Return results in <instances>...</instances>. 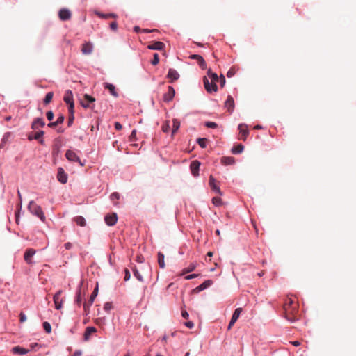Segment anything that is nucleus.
Masks as SVG:
<instances>
[{"label": "nucleus", "instance_id": "30", "mask_svg": "<svg viewBox=\"0 0 356 356\" xmlns=\"http://www.w3.org/2000/svg\"><path fill=\"white\" fill-rule=\"evenodd\" d=\"M44 134V133L43 131L36 132L33 136V139L38 140L40 144H43L44 140L42 138V137L43 136Z\"/></svg>", "mask_w": 356, "mask_h": 356}, {"label": "nucleus", "instance_id": "14", "mask_svg": "<svg viewBox=\"0 0 356 356\" xmlns=\"http://www.w3.org/2000/svg\"><path fill=\"white\" fill-rule=\"evenodd\" d=\"M106 223L108 226H113L114 225L117 220H118V216L116 213H112V214H108L104 218Z\"/></svg>", "mask_w": 356, "mask_h": 356}, {"label": "nucleus", "instance_id": "10", "mask_svg": "<svg viewBox=\"0 0 356 356\" xmlns=\"http://www.w3.org/2000/svg\"><path fill=\"white\" fill-rule=\"evenodd\" d=\"M175 95V90L173 87L169 86L168 91L163 95V101L165 102H170Z\"/></svg>", "mask_w": 356, "mask_h": 356}, {"label": "nucleus", "instance_id": "29", "mask_svg": "<svg viewBox=\"0 0 356 356\" xmlns=\"http://www.w3.org/2000/svg\"><path fill=\"white\" fill-rule=\"evenodd\" d=\"M244 150V145L239 144L236 146H234L232 149V152L233 154H239L243 152Z\"/></svg>", "mask_w": 356, "mask_h": 356}, {"label": "nucleus", "instance_id": "4", "mask_svg": "<svg viewBox=\"0 0 356 356\" xmlns=\"http://www.w3.org/2000/svg\"><path fill=\"white\" fill-rule=\"evenodd\" d=\"M65 157L70 162H76L80 165V166L84 165V163L81 162L77 154L72 150H67L65 152Z\"/></svg>", "mask_w": 356, "mask_h": 356}, {"label": "nucleus", "instance_id": "19", "mask_svg": "<svg viewBox=\"0 0 356 356\" xmlns=\"http://www.w3.org/2000/svg\"><path fill=\"white\" fill-rule=\"evenodd\" d=\"M234 100L232 96H228L227 99L225 102V108H227V111L229 112H232L234 109Z\"/></svg>", "mask_w": 356, "mask_h": 356}, {"label": "nucleus", "instance_id": "47", "mask_svg": "<svg viewBox=\"0 0 356 356\" xmlns=\"http://www.w3.org/2000/svg\"><path fill=\"white\" fill-rule=\"evenodd\" d=\"M95 13L96 15L99 16L101 18H104V19L108 18V14H103V13H101L99 11H95Z\"/></svg>", "mask_w": 356, "mask_h": 356}, {"label": "nucleus", "instance_id": "51", "mask_svg": "<svg viewBox=\"0 0 356 356\" xmlns=\"http://www.w3.org/2000/svg\"><path fill=\"white\" fill-rule=\"evenodd\" d=\"M65 120V118L63 115H60L56 120V122L58 124H60L63 122Z\"/></svg>", "mask_w": 356, "mask_h": 356}, {"label": "nucleus", "instance_id": "42", "mask_svg": "<svg viewBox=\"0 0 356 356\" xmlns=\"http://www.w3.org/2000/svg\"><path fill=\"white\" fill-rule=\"evenodd\" d=\"M212 200L213 203L216 206H219L222 203V200L219 197H213Z\"/></svg>", "mask_w": 356, "mask_h": 356}, {"label": "nucleus", "instance_id": "60", "mask_svg": "<svg viewBox=\"0 0 356 356\" xmlns=\"http://www.w3.org/2000/svg\"><path fill=\"white\" fill-rule=\"evenodd\" d=\"M57 125H58V124L56 122V121L48 124V127L51 128H54Z\"/></svg>", "mask_w": 356, "mask_h": 356}, {"label": "nucleus", "instance_id": "64", "mask_svg": "<svg viewBox=\"0 0 356 356\" xmlns=\"http://www.w3.org/2000/svg\"><path fill=\"white\" fill-rule=\"evenodd\" d=\"M291 343L293 346H300V341H292V342H291Z\"/></svg>", "mask_w": 356, "mask_h": 356}, {"label": "nucleus", "instance_id": "56", "mask_svg": "<svg viewBox=\"0 0 356 356\" xmlns=\"http://www.w3.org/2000/svg\"><path fill=\"white\" fill-rule=\"evenodd\" d=\"M162 129L164 132H168L170 129V125L167 123L162 127Z\"/></svg>", "mask_w": 356, "mask_h": 356}, {"label": "nucleus", "instance_id": "17", "mask_svg": "<svg viewBox=\"0 0 356 356\" xmlns=\"http://www.w3.org/2000/svg\"><path fill=\"white\" fill-rule=\"evenodd\" d=\"M209 184L213 191H215L216 193L220 195L222 194L219 186L216 185V181L213 175H210Z\"/></svg>", "mask_w": 356, "mask_h": 356}, {"label": "nucleus", "instance_id": "24", "mask_svg": "<svg viewBox=\"0 0 356 356\" xmlns=\"http://www.w3.org/2000/svg\"><path fill=\"white\" fill-rule=\"evenodd\" d=\"M213 284V281L212 280H206L205 282H204L203 283L200 284L199 285V286H197L195 290L197 291H201L202 290H204L206 289L207 288L211 286V284Z\"/></svg>", "mask_w": 356, "mask_h": 356}, {"label": "nucleus", "instance_id": "28", "mask_svg": "<svg viewBox=\"0 0 356 356\" xmlns=\"http://www.w3.org/2000/svg\"><path fill=\"white\" fill-rule=\"evenodd\" d=\"M221 162L223 165H233L234 163V158L233 157H222Z\"/></svg>", "mask_w": 356, "mask_h": 356}, {"label": "nucleus", "instance_id": "16", "mask_svg": "<svg viewBox=\"0 0 356 356\" xmlns=\"http://www.w3.org/2000/svg\"><path fill=\"white\" fill-rule=\"evenodd\" d=\"M93 51V45L90 42H86L82 44L81 52L85 54H90Z\"/></svg>", "mask_w": 356, "mask_h": 356}, {"label": "nucleus", "instance_id": "36", "mask_svg": "<svg viewBox=\"0 0 356 356\" xmlns=\"http://www.w3.org/2000/svg\"><path fill=\"white\" fill-rule=\"evenodd\" d=\"M43 327H44V330H45V332L48 334L51 333V325L49 324V323L45 321L43 323Z\"/></svg>", "mask_w": 356, "mask_h": 356}, {"label": "nucleus", "instance_id": "38", "mask_svg": "<svg viewBox=\"0 0 356 356\" xmlns=\"http://www.w3.org/2000/svg\"><path fill=\"white\" fill-rule=\"evenodd\" d=\"M159 62V56L157 53L154 54L153 59L151 60V63L153 65H156Z\"/></svg>", "mask_w": 356, "mask_h": 356}, {"label": "nucleus", "instance_id": "58", "mask_svg": "<svg viewBox=\"0 0 356 356\" xmlns=\"http://www.w3.org/2000/svg\"><path fill=\"white\" fill-rule=\"evenodd\" d=\"M197 276H198V275H197V274H191V275H189L186 276V277H185V279H186V280H188V279L195 278V277H197Z\"/></svg>", "mask_w": 356, "mask_h": 356}, {"label": "nucleus", "instance_id": "53", "mask_svg": "<svg viewBox=\"0 0 356 356\" xmlns=\"http://www.w3.org/2000/svg\"><path fill=\"white\" fill-rule=\"evenodd\" d=\"M195 267L194 266H191V267H189V268H188V269H184V270H182V275H184V274L188 273V272H189V271H191V270H194V269H195Z\"/></svg>", "mask_w": 356, "mask_h": 356}, {"label": "nucleus", "instance_id": "15", "mask_svg": "<svg viewBox=\"0 0 356 356\" xmlns=\"http://www.w3.org/2000/svg\"><path fill=\"white\" fill-rule=\"evenodd\" d=\"M59 18L63 20H68L71 18L72 13L70 10L66 8L61 9L58 13Z\"/></svg>", "mask_w": 356, "mask_h": 356}, {"label": "nucleus", "instance_id": "35", "mask_svg": "<svg viewBox=\"0 0 356 356\" xmlns=\"http://www.w3.org/2000/svg\"><path fill=\"white\" fill-rule=\"evenodd\" d=\"M68 111L70 113V116H69V119H68V126H71V124L73 123V121L74 119V110L72 109V111L71 110H68Z\"/></svg>", "mask_w": 356, "mask_h": 356}, {"label": "nucleus", "instance_id": "45", "mask_svg": "<svg viewBox=\"0 0 356 356\" xmlns=\"http://www.w3.org/2000/svg\"><path fill=\"white\" fill-rule=\"evenodd\" d=\"M184 324L188 329H192L194 327V323L193 321H186V322H184Z\"/></svg>", "mask_w": 356, "mask_h": 356}, {"label": "nucleus", "instance_id": "12", "mask_svg": "<svg viewBox=\"0 0 356 356\" xmlns=\"http://www.w3.org/2000/svg\"><path fill=\"white\" fill-rule=\"evenodd\" d=\"M57 179L62 184H65L67 181V175L65 172L63 168H58Z\"/></svg>", "mask_w": 356, "mask_h": 356}, {"label": "nucleus", "instance_id": "9", "mask_svg": "<svg viewBox=\"0 0 356 356\" xmlns=\"http://www.w3.org/2000/svg\"><path fill=\"white\" fill-rule=\"evenodd\" d=\"M36 251L33 248H29L26 250L24 256V261L28 264H32V258L35 255Z\"/></svg>", "mask_w": 356, "mask_h": 356}, {"label": "nucleus", "instance_id": "26", "mask_svg": "<svg viewBox=\"0 0 356 356\" xmlns=\"http://www.w3.org/2000/svg\"><path fill=\"white\" fill-rule=\"evenodd\" d=\"M74 221L79 226L84 227L86 225L85 218L81 216H76Z\"/></svg>", "mask_w": 356, "mask_h": 356}, {"label": "nucleus", "instance_id": "7", "mask_svg": "<svg viewBox=\"0 0 356 356\" xmlns=\"http://www.w3.org/2000/svg\"><path fill=\"white\" fill-rule=\"evenodd\" d=\"M98 293V286H97L94 289L93 292L90 295V300L88 302H85L83 305L84 311L86 314L89 312L90 307L92 305L95 298L97 297Z\"/></svg>", "mask_w": 356, "mask_h": 356}, {"label": "nucleus", "instance_id": "31", "mask_svg": "<svg viewBox=\"0 0 356 356\" xmlns=\"http://www.w3.org/2000/svg\"><path fill=\"white\" fill-rule=\"evenodd\" d=\"M158 263L160 266V268H165V263H164V254L161 252L158 253Z\"/></svg>", "mask_w": 356, "mask_h": 356}, {"label": "nucleus", "instance_id": "23", "mask_svg": "<svg viewBox=\"0 0 356 356\" xmlns=\"http://www.w3.org/2000/svg\"><path fill=\"white\" fill-rule=\"evenodd\" d=\"M12 352L14 354L22 355L26 354L29 352V350L18 346L13 347L12 349Z\"/></svg>", "mask_w": 356, "mask_h": 356}, {"label": "nucleus", "instance_id": "11", "mask_svg": "<svg viewBox=\"0 0 356 356\" xmlns=\"http://www.w3.org/2000/svg\"><path fill=\"white\" fill-rule=\"evenodd\" d=\"M242 311H243L242 308H237L236 309H235V311L234 312V314L232 316L231 321L229 322V323L228 325V330H231L233 325L235 323V322L238 318Z\"/></svg>", "mask_w": 356, "mask_h": 356}, {"label": "nucleus", "instance_id": "13", "mask_svg": "<svg viewBox=\"0 0 356 356\" xmlns=\"http://www.w3.org/2000/svg\"><path fill=\"white\" fill-rule=\"evenodd\" d=\"M62 293L63 291L60 290L54 296V302L56 309H60L62 307L63 300L60 298Z\"/></svg>", "mask_w": 356, "mask_h": 356}, {"label": "nucleus", "instance_id": "61", "mask_svg": "<svg viewBox=\"0 0 356 356\" xmlns=\"http://www.w3.org/2000/svg\"><path fill=\"white\" fill-rule=\"evenodd\" d=\"M72 247V243L67 242L65 244V248L66 250H70Z\"/></svg>", "mask_w": 356, "mask_h": 356}, {"label": "nucleus", "instance_id": "48", "mask_svg": "<svg viewBox=\"0 0 356 356\" xmlns=\"http://www.w3.org/2000/svg\"><path fill=\"white\" fill-rule=\"evenodd\" d=\"M218 82H220V86L222 87L225 86L226 83V79L224 76H221L220 77H218Z\"/></svg>", "mask_w": 356, "mask_h": 356}, {"label": "nucleus", "instance_id": "40", "mask_svg": "<svg viewBox=\"0 0 356 356\" xmlns=\"http://www.w3.org/2000/svg\"><path fill=\"white\" fill-rule=\"evenodd\" d=\"M111 201L118 200L120 199V194L117 192L113 193L110 196Z\"/></svg>", "mask_w": 356, "mask_h": 356}, {"label": "nucleus", "instance_id": "33", "mask_svg": "<svg viewBox=\"0 0 356 356\" xmlns=\"http://www.w3.org/2000/svg\"><path fill=\"white\" fill-rule=\"evenodd\" d=\"M53 96H54L53 92H49L47 93L45 98L44 99V104H49L53 99Z\"/></svg>", "mask_w": 356, "mask_h": 356}, {"label": "nucleus", "instance_id": "2", "mask_svg": "<svg viewBox=\"0 0 356 356\" xmlns=\"http://www.w3.org/2000/svg\"><path fill=\"white\" fill-rule=\"evenodd\" d=\"M218 82H219L218 76L211 70H209L207 76L203 78V83L206 91L208 92H216L218 90Z\"/></svg>", "mask_w": 356, "mask_h": 356}, {"label": "nucleus", "instance_id": "1", "mask_svg": "<svg viewBox=\"0 0 356 356\" xmlns=\"http://www.w3.org/2000/svg\"><path fill=\"white\" fill-rule=\"evenodd\" d=\"M283 309L284 317L288 321L294 322L298 319L299 304L292 297H286Z\"/></svg>", "mask_w": 356, "mask_h": 356}, {"label": "nucleus", "instance_id": "27", "mask_svg": "<svg viewBox=\"0 0 356 356\" xmlns=\"http://www.w3.org/2000/svg\"><path fill=\"white\" fill-rule=\"evenodd\" d=\"M96 328L94 327H88L84 334L85 340H88L90 336L96 332Z\"/></svg>", "mask_w": 356, "mask_h": 356}, {"label": "nucleus", "instance_id": "62", "mask_svg": "<svg viewBox=\"0 0 356 356\" xmlns=\"http://www.w3.org/2000/svg\"><path fill=\"white\" fill-rule=\"evenodd\" d=\"M81 350H76L73 354V356H81Z\"/></svg>", "mask_w": 356, "mask_h": 356}, {"label": "nucleus", "instance_id": "43", "mask_svg": "<svg viewBox=\"0 0 356 356\" xmlns=\"http://www.w3.org/2000/svg\"><path fill=\"white\" fill-rule=\"evenodd\" d=\"M48 120L51 121L54 119V113L51 111H47L46 113Z\"/></svg>", "mask_w": 356, "mask_h": 356}, {"label": "nucleus", "instance_id": "54", "mask_svg": "<svg viewBox=\"0 0 356 356\" xmlns=\"http://www.w3.org/2000/svg\"><path fill=\"white\" fill-rule=\"evenodd\" d=\"M115 128L116 130L120 131V130L122 129V124L120 122H115Z\"/></svg>", "mask_w": 356, "mask_h": 356}, {"label": "nucleus", "instance_id": "41", "mask_svg": "<svg viewBox=\"0 0 356 356\" xmlns=\"http://www.w3.org/2000/svg\"><path fill=\"white\" fill-rule=\"evenodd\" d=\"M177 130H178V124H177V120H174L173 121V128L172 131V135L174 136L176 133Z\"/></svg>", "mask_w": 356, "mask_h": 356}, {"label": "nucleus", "instance_id": "44", "mask_svg": "<svg viewBox=\"0 0 356 356\" xmlns=\"http://www.w3.org/2000/svg\"><path fill=\"white\" fill-rule=\"evenodd\" d=\"M206 127L210 128H216L218 127V124L215 122H211V121H208L207 122H206Z\"/></svg>", "mask_w": 356, "mask_h": 356}, {"label": "nucleus", "instance_id": "37", "mask_svg": "<svg viewBox=\"0 0 356 356\" xmlns=\"http://www.w3.org/2000/svg\"><path fill=\"white\" fill-rule=\"evenodd\" d=\"M197 143L199 144V145L201 147H206L207 143V138H198Z\"/></svg>", "mask_w": 356, "mask_h": 356}, {"label": "nucleus", "instance_id": "5", "mask_svg": "<svg viewBox=\"0 0 356 356\" xmlns=\"http://www.w3.org/2000/svg\"><path fill=\"white\" fill-rule=\"evenodd\" d=\"M63 100L67 104H68V110L72 111L74 108L73 94L71 90H67L65 91Z\"/></svg>", "mask_w": 356, "mask_h": 356}, {"label": "nucleus", "instance_id": "46", "mask_svg": "<svg viewBox=\"0 0 356 356\" xmlns=\"http://www.w3.org/2000/svg\"><path fill=\"white\" fill-rule=\"evenodd\" d=\"M124 273H125V275H124V279L125 281H128L130 279V277H131L130 272H129V270L128 269L126 268L124 270Z\"/></svg>", "mask_w": 356, "mask_h": 356}, {"label": "nucleus", "instance_id": "8", "mask_svg": "<svg viewBox=\"0 0 356 356\" xmlns=\"http://www.w3.org/2000/svg\"><path fill=\"white\" fill-rule=\"evenodd\" d=\"M238 129L239 131V138L245 140L249 134L248 126L245 124H240L238 126Z\"/></svg>", "mask_w": 356, "mask_h": 356}, {"label": "nucleus", "instance_id": "50", "mask_svg": "<svg viewBox=\"0 0 356 356\" xmlns=\"http://www.w3.org/2000/svg\"><path fill=\"white\" fill-rule=\"evenodd\" d=\"M110 28L113 30V31H116L117 29H118V24L115 22H113L111 23L110 24Z\"/></svg>", "mask_w": 356, "mask_h": 356}, {"label": "nucleus", "instance_id": "63", "mask_svg": "<svg viewBox=\"0 0 356 356\" xmlns=\"http://www.w3.org/2000/svg\"><path fill=\"white\" fill-rule=\"evenodd\" d=\"M136 261L138 262L142 263L143 261V257L142 256H138Z\"/></svg>", "mask_w": 356, "mask_h": 356}, {"label": "nucleus", "instance_id": "52", "mask_svg": "<svg viewBox=\"0 0 356 356\" xmlns=\"http://www.w3.org/2000/svg\"><path fill=\"white\" fill-rule=\"evenodd\" d=\"M112 305L110 302H106L104 305V309L106 311H108L111 309Z\"/></svg>", "mask_w": 356, "mask_h": 356}, {"label": "nucleus", "instance_id": "39", "mask_svg": "<svg viewBox=\"0 0 356 356\" xmlns=\"http://www.w3.org/2000/svg\"><path fill=\"white\" fill-rule=\"evenodd\" d=\"M81 301H82L81 292V290H79L76 293V302L77 303V305L79 306H80Z\"/></svg>", "mask_w": 356, "mask_h": 356}, {"label": "nucleus", "instance_id": "59", "mask_svg": "<svg viewBox=\"0 0 356 356\" xmlns=\"http://www.w3.org/2000/svg\"><path fill=\"white\" fill-rule=\"evenodd\" d=\"M136 135V131L133 130L131 135H130V140H134Z\"/></svg>", "mask_w": 356, "mask_h": 356}, {"label": "nucleus", "instance_id": "32", "mask_svg": "<svg viewBox=\"0 0 356 356\" xmlns=\"http://www.w3.org/2000/svg\"><path fill=\"white\" fill-rule=\"evenodd\" d=\"M197 62L199 64L201 69L204 70L207 68V63L201 56H197Z\"/></svg>", "mask_w": 356, "mask_h": 356}, {"label": "nucleus", "instance_id": "49", "mask_svg": "<svg viewBox=\"0 0 356 356\" xmlns=\"http://www.w3.org/2000/svg\"><path fill=\"white\" fill-rule=\"evenodd\" d=\"M19 321L21 323H24L26 321V316L23 312H21L19 314Z\"/></svg>", "mask_w": 356, "mask_h": 356}, {"label": "nucleus", "instance_id": "57", "mask_svg": "<svg viewBox=\"0 0 356 356\" xmlns=\"http://www.w3.org/2000/svg\"><path fill=\"white\" fill-rule=\"evenodd\" d=\"M234 73H235L234 70L233 69H231V70H229L227 72V76L228 77H232V76H234Z\"/></svg>", "mask_w": 356, "mask_h": 356}, {"label": "nucleus", "instance_id": "34", "mask_svg": "<svg viewBox=\"0 0 356 356\" xmlns=\"http://www.w3.org/2000/svg\"><path fill=\"white\" fill-rule=\"evenodd\" d=\"M133 272H134V276L136 277V279L138 281L143 282V276L140 275V273L138 272V270H137V268L136 267L133 269Z\"/></svg>", "mask_w": 356, "mask_h": 356}, {"label": "nucleus", "instance_id": "18", "mask_svg": "<svg viewBox=\"0 0 356 356\" xmlns=\"http://www.w3.org/2000/svg\"><path fill=\"white\" fill-rule=\"evenodd\" d=\"M200 163L197 160L193 161L190 165V168L192 174L195 176L198 175Z\"/></svg>", "mask_w": 356, "mask_h": 356}, {"label": "nucleus", "instance_id": "21", "mask_svg": "<svg viewBox=\"0 0 356 356\" xmlns=\"http://www.w3.org/2000/svg\"><path fill=\"white\" fill-rule=\"evenodd\" d=\"M45 125V122L42 118H38L34 120L32 123V129H38L39 127H43Z\"/></svg>", "mask_w": 356, "mask_h": 356}, {"label": "nucleus", "instance_id": "20", "mask_svg": "<svg viewBox=\"0 0 356 356\" xmlns=\"http://www.w3.org/2000/svg\"><path fill=\"white\" fill-rule=\"evenodd\" d=\"M165 47L164 43L157 41L154 42L152 44H150L147 46V48L149 49H153V50H162Z\"/></svg>", "mask_w": 356, "mask_h": 356}, {"label": "nucleus", "instance_id": "25", "mask_svg": "<svg viewBox=\"0 0 356 356\" xmlns=\"http://www.w3.org/2000/svg\"><path fill=\"white\" fill-rule=\"evenodd\" d=\"M167 77L170 80L171 83L176 81L178 78L177 71L173 69H170Z\"/></svg>", "mask_w": 356, "mask_h": 356}, {"label": "nucleus", "instance_id": "55", "mask_svg": "<svg viewBox=\"0 0 356 356\" xmlns=\"http://www.w3.org/2000/svg\"><path fill=\"white\" fill-rule=\"evenodd\" d=\"M181 315H182L184 318H185V319H188V313L187 311L182 310L181 311Z\"/></svg>", "mask_w": 356, "mask_h": 356}, {"label": "nucleus", "instance_id": "3", "mask_svg": "<svg viewBox=\"0 0 356 356\" xmlns=\"http://www.w3.org/2000/svg\"><path fill=\"white\" fill-rule=\"evenodd\" d=\"M29 211L33 214L40 218L42 221H44L45 216L42 209L34 201H31L28 205Z\"/></svg>", "mask_w": 356, "mask_h": 356}, {"label": "nucleus", "instance_id": "22", "mask_svg": "<svg viewBox=\"0 0 356 356\" xmlns=\"http://www.w3.org/2000/svg\"><path fill=\"white\" fill-rule=\"evenodd\" d=\"M104 86L106 89L108 90L110 93L115 97H118V93L115 91V87L114 85L108 83H104Z\"/></svg>", "mask_w": 356, "mask_h": 356}, {"label": "nucleus", "instance_id": "6", "mask_svg": "<svg viewBox=\"0 0 356 356\" xmlns=\"http://www.w3.org/2000/svg\"><path fill=\"white\" fill-rule=\"evenodd\" d=\"M95 101V99L93 97L88 94H85L83 95V99L81 100V105L85 108H93L94 106H91L90 103H93Z\"/></svg>", "mask_w": 356, "mask_h": 356}]
</instances>
